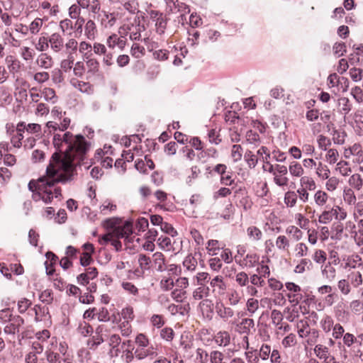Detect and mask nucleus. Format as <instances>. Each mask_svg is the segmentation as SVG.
Returning a JSON list of instances; mask_svg holds the SVG:
<instances>
[{
	"instance_id": "f257e3e1",
	"label": "nucleus",
	"mask_w": 363,
	"mask_h": 363,
	"mask_svg": "<svg viewBox=\"0 0 363 363\" xmlns=\"http://www.w3.org/2000/svg\"><path fill=\"white\" fill-rule=\"evenodd\" d=\"M53 145L58 152H55L47 167L48 181H43L40 191L38 192L39 198L46 203L53 199L52 188L59 183L72 181L77 174V168L85 165L89 169L91 164L85 160L91 143L82 135H74L70 132L63 135L55 134Z\"/></svg>"
},
{
	"instance_id": "f03ea898",
	"label": "nucleus",
	"mask_w": 363,
	"mask_h": 363,
	"mask_svg": "<svg viewBox=\"0 0 363 363\" xmlns=\"http://www.w3.org/2000/svg\"><path fill=\"white\" fill-rule=\"evenodd\" d=\"M111 234L114 235V238L118 239H124L125 242H133L135 238L133 235V224L130 222H125L123 226L116 228Z\"/></svg>"
},
{
	"instance_id": "7ed1b4c3",
	"label": "nucleus",
	"mask_w": 363,
	"mask_h": 363,
	"mask_svg": "<svg viewBox=\"0 0 363 363\" xmlns=\"http://www.w3.org/2000/svg\"><path fill=\"white\" fill-rule=\"evenodd\" d=\"M277 171L274 175V182L280 187L286 186L289 184V178L286 177L288 168L285 165L277 164Z\"/></svg>"
},
{
	"instance_id": "20e7f679",
	"label": "nucleus",
	"mask_w": 363,
	"mask_h": 363,
	"mask_svg": "<svg viewBox=\"0 0 363 363\" xmlns=\"http://www.w3.org/2000/svg\"><path fill=\"white\" fill-rule=\"evenodd\" d=\"M134 354L137 359L143 360L147 357L152 359L157 356L158 353L157 347L150 345V347H136Z\"/></svg>"
},
{
	"instance_id": "39448f33",
	"label": "nucleus",
	"mask_w": 363,
	"mask_h": 363,
	"mask_svg": "<svg viewBox=\"0 0 363 363\" xmlns=\"http://www.w3.org/2000/svg\"><path fill=\"white\" fill-rule=\"evenodd\" d=\"M23 324L24 319L21 316L16 315L4 327V332L8 335H15L19 332L21 327Z\"/></svg>"
},
{
	"instance_id": "423d86ee",
	"label": "nucleus",
	"mask_w": 363,
	"mask_h": 363,
	"mask_svg": "<svg viewBox=\"0 0 363 363\" xmlns=\"http://www.w3.org/2000/svg\"><path fill=\"white\" fill-rule=\"evenodd\" d=\"M217 315L225 322L228 321L235 315V311L230 306H225L223 303H217L216 306Z\"/></svg>"
},
{
	"instance_id": "0eeeda50",
	"label": "nucleus",
	"mask_w": 363,
	"mask_h": 363,
	"mask_svg": "<svg viewBox=\"0 0 363 363\" xmlns=\"http://www.w3.org/2000/svg\"><path fill=\"white\" fill-rule=\"evenodd\" d=\"M48 41L50 42V48L55 52H61L65 47L64 39L58 33H54L49 36Z\"/></svg>"
},
{
	"instance_id": "6e6552de",
	"label": "nucleus",
	"mask_w": 363,
	"mask_h": 363,
	"mask_svg": "<svg viewBox=\"0 0 363 363\" xmlns=\"http://www.w3.org/2000/svg\"><path fill=\"white\" fill-rule=\"evenodd\" d=\"M106 45L110 49H114L117 47L121 50H123L125 47L126 40L123 36L113 34L107 38Z\"/></svg>"
},
{
	"instance_id": "1a4fd4ad",
	"label": "nucleus",
	"mask_w": 363,
	"mask_h": 363,
	"mask_svg": "<svg viewBox=\"0 0 363 363\" xmlns=\"http://www.w3.org/2000/svg\"><path fill=\"white\" fill-rule=\"evenodd\" d=\"M255 321L252 318H245L236 325L237 330L240 334L249 335L252 329L255 328Z\"/></svg>"
},
{
	"instance_id": "9d476101",
	"label": "nucleus",
	"mask_w": 363,
	"mask_h": 363,
	"mask_svg": "<svg viewBox=\"0 0 363 363\" xmlns=\"http://www.w3.org/2000/svg\"><path fill=\"white\" fill-rule=\"evenodd\" d=\"M210 286L213 289L212 291L218 294H223L226 289V284L221 276H216L211 279Z\"/></svg>"
},
{
	"instance_id": "9b49d317",
	"label": "nucleus",
	"mask_w": 363,
	"mask_h": 363,
	"mask_svg": "<svg viewBox=\"0 0 363 363\" xmlns=\"http://www.w3.org/2000/svg\"><path fill=\"white\" fill-rule=\"evenodd\" d=\"M17 125L21 128L24 133L26 132L30 134H35L36 137L40 136L41 134L42 128L41 125L38 123L26 124V122L21 121L19 122Z\"/></svg>"
},
{
	"instance_id": "f8f14e48",
	"label": "nucleus",
	"mask_w": 363,
	"mask_h": 363,
	"mask_svg": "<svg viewBox=\"0 0 363 363\" xmlns=\"http://www.w3.org/2000/svg\"><path fill=\"white\" fill-rule=\"evenodd\" d=\"M314 169H315L316 175L322 180H325L329 178L330 170L328 165L323 164L322 162L316 163Z\"/></svg>"
},
{
	"instance_id": "ddd939ff",
	"label": "nucleus",
	"mask_w": 363,
	"mask_h": 363,
	"mask_svg": "<svg viewBox=\"0 0 363 363\" xmlns=\"http://www.w3.org/2000/svg\"><path fill=\"white\" fill-rule=\"evenodd\" d=\"M99 17L101 18V23L105 28L112 27L116 21L114 13H109L105 11H102Z\"/></svg>"
},
{
	"instance_id": "4468645a",
	"label": "nucleus",
	"mask_w": 363,
	"mask_h": 363,
	"mask_svg": "<svg viewBox=\"0 0 363 363\" xmlns=\"http://www.w3.org/2000/svg\"><path fill=\"white\" fill-rule=\"evenodd\" d=\"M108 242H110L111 245L115 247L116 251L121 250L122 244L120 240L114 238V235L107 233L102 236L100 243L101 245H106Z\"/></svg>"
},
{
	"instance_id": "2eb2a0df",
	"label": "nucleus",
	"mask_w": 363,
	"mask_h": 363,
	"mask_svg": "<svg viewBox=\"0 0 363 363\" xmlns=\"http://www.w3.org/2000/svg\"><path fill=\"white\" fill-rule=\"evenodd\" d=\"M216 343L220 347H226L230 342V335L227 331H219L214 337Z\"/></svg>"
},
{
	"instance_id": "dca6fc26",
	"label": "nucleus",
	"mask_w": 363,
	"mask_h": 363,
	"mask_svg": "<svg viewBox=\"0 0 363 363\" xmlns=\"http://www.w3.org/2000/svg\"><path fill=\"white\" fill-rule=\"evenodd\" d=\"M331 134L334 144L339 145L345 144L347 135L343 129H333Z\"/></svg>"
},
{
	"instance_id": "f3484780",
	"label": "nucleus",
	"mask_w": 363,
	"mask_h": 363,
	"mask_svg": "<svg viewBox=\"0 0 363 363\" xmlns=\"http://www.w3.org/2000/svg\"><path fill=\"white\" fill-rule=\"evenodd\" d=\"M83 60L86 65L89 72L94 74L99 71V62L93 55L86 56V57L83 58Z\"/></svg>"
},
{
	"instance_id": "a211bd4d",
	"label": "nucleus",
	"mask_w": 363,
	"mask_h": 363,
	"mask_svg": "<svg viewBox=\"0 0 363 363\" xmlns=\"http://www.w3.org/2000/svg\"><path fill=\"white\" fill-rule=\"evenodd\" d=\"M259 301L253 297L249 298L245 304V309L249 314V316H253L259 310Z\"/></svg>"
},
{
	"instance_id": "6ab92c4d",
	"label": "nucleus",
	"mask_w": 363,
	"mask_h": 363,
	"mask_svg": "<svg viewBox=\"0 0 363 363\" xmlns=\"http://www.w3.org/2000/svg\"><path fill=\"white\" fill-rule=\"evenodd\" d=\"M24 138V132L18 125H16V134L11 138V143L14 147L20 148L23 146Z\"/></svg>"
},
{
	"instance_id": "aec40b11",
	"label": "nucleus",
	"mask_w": 363,
	"mask_h": 363,
	"mask_svg": "<svg viewBox=\"0 0 363 363\" xmlns=\"http://www.w3.org/2000/svg\"><path fill=\"white\" fill-rule=\"evenodd\" d=\"M348 280L352 286L357 288L363 283L362 274L359 271H353L347 275Z\"/></svg>"
},
{
	"instance_id": "412c9836",
	"label": "nucleus",
	"mask_w": 363,
	"mask_h": 363,
	"mask_svg": "<svg viewBox=\"0 0 363 363\" xmlns=\"http://www.w3.org/2000/svg\"><path fill=\"white\" fill-rule=\"evenodd\" d=\"M210 295V288L207 286H199L193 291V298L196 301L203 300Z\"/></svg>"
},
{
	"instance_id": "4be33fe9",
	"label": "nucleus",
	"mask_w": 363,
	"mask_h": 363,
	"mask_svg": "<svg viewBox=\"0 0 363 363\" xmlns=\"http://www.w3.org/2000/svg\"><path fill=\"white\" fill-rule=\"evenodd\" d=\"M323 277L328 281L332 282L335 279L336 277V269L335 267L330 265L329 262L322 269Z\"/></svg>"
},
{
	"instance_id": "5701e85b",
	"label": "nucleus",
	"mask_w": 363,
	"mask_h": 363,
	"mask_svg": "<svg viewBox=\"0 0 363 363\" xmlns=\"http://www.w3.org/2000/svg\"><path fill=\"white\" fill-rule=\"evenodd\" d=\"M125 342H123L121 345L122 354L121 358L125 363H131L135 357L133 348H125Z\"/></svg>"
},
{
	"instance_id": "b1692460",
	"label": "nucleus",
	"mask_w": 363,
	"mask_h": 363,
	"mask_svg": "<svg viewBox=\"0 0 363 363\" xmlns=\"http://www.w3.org/2000/svg\"><path fill=\"white\" fill-rule=\"evenodd\" d=\"M37 63L42 68L49 69L52 66L53 60L47 53H42L39 55Z\"/></svg>"
},
{
	"instance_id": "393cba45",
	"label": "nucleus",
	"mask_w": 363,
	"mask_h": 363,
	"mask_svg": "<svg viewBox=\"0 0 363 363\" xmlns=\"http://www.w3.org/2000/svg\"><path fill=\"white\" fill-rule=\"evenodd\" d=\"M85 35L89 40H94L97 33L96 26L92 20H89L84 27Z\"/></svg>"
},
{
	"instance_id": "a878e982",
	"label": "nucleus",
	"mask_w": 363,
	"mask_h": 363,
	"mask_svg": "<svg viewBox=\"0 0 363 363\" xmlns=\"http://www.w3.org/2000/svg\"><path fill=\"white\" fill-rule=\"evenodd\" d=\"M352 156L354 157V162L361 164L363 162V148L359 143L352 145Z\"/></svg>"
},
{
	"instance_id": "bb28decb",
	"label": "nucleus",
	"mask_w": 363,
	"mask_h": 363,
	"mask_svg": "<svg viewBox=\"0 0 363 363\" xmlns=\"http://www.w3.org/2000/svg\"><path fill=\"white\" fill-rule=\"evenodd\" d=\"M314 353L320 359H326L330 355L329 348L322 344H318L314 347Z\"/></svg>"
},
{
	"instance_id": "cd10ccee",
	"label": "nucleus",
	"mask_w": 363,
	"mask_h": 363,
	"mask_svg": "<svg viewBox=\"0 0 363 363\" xmlns=\"http://www.w3.org/2000/svg\"><path fill=\"white\" fill-rule=\"evenodd\" d=\"M337 105L340 108V112L343 115H347L352 109V104L348 98L341 97L337 101Z\"/></svg>"
},
{
	"instance_id": "c85d7f7f",
	"label": "nucleus",
	"mask_w": 363,
	"mask_h": 363,
	"mask_svg": "<svg viewBox=\"0 0 363 363\" xmlns=\"http://www.w3.org/2000/svg\"><path fill=\"white\" fill-rule=\"evenodd\" d=\"M297 328L298 334L301 338L307 337L311 333L308 323L306 319H303L298 321L297 323Z\"/></svg>"
},
{
	"instance_id": "c756f323",
	"label": "nucleus",
	"mask_w": 363,
	"mask_h": 363,
	"mask_svg": "<svg viewBox=\"0 0 363 363\" xmlns=\"http://www.w3.org/2000/svg\"><path fill=\"white\" fill-rule=\"evenodd\" d=\"M348 182L350 186L356 189L357 191H359L362 189L363 179L359 174H352L350 177Z\"/></svg>"
},
{
	"instance_id": "7c9ffc66",
	"label": "nucleus",
	"mask_w": 363,
	"mask_h": 363,
	"mask_svg": "<svg viewBox=\"0 0 363 363\" xmlns=\"http://www.w3.org/2000/svg\"><path fill=\"white\" fill-rule=\"evenodd\" d=\"M320 324L322 330L328 333L334 327V320L331 316L326 315L321 319Z\"/></svg>"
},
{
	"instance_id": "2f4dec72",
	"label": "nucleus",
	"mask_w": 363,
	"mask_h": 363,
	"mask_svg": "<svg viewBox=\"0 0 363 363\" xmlns=\"http://www.w3.org/2000/svg\"><path fill=\"white\" fill-rule=\"evenodd\" d=\"M343 200L350 206H354L356 204L357 197L354 191L351 188L345 189L343 191Z\"/></svg>"
},
{
	"instance_id": "473e14b6",
	"label": "nucleus",
	"mask_w": 363,
	"mask_h": 363,
	"mask_svg": "<svg viewBox=\"0 0 363 363\" xmlns=\"http://www.w3.org/2000/svg\"><path fill=\"white\" fill-rule=\"evenodd\" d=\"M340 157V154L338 151L335 148H330L326 150V154L325 155V161L329 164H334L337 162Z\"/></svg>"
},
{
	"instance_id": "72a5a7b5",
	"label": "nucleus",
	"mask_w": 363,
	"mask_h": 363,
	"mask_svg": "<svg viewBox=\"0 0 363 363\" xmlns=\"http://www.w3.org/2000/svg\"><path fill=\"white\" fill-rule=\"evenodd\" d=\"M199 306L203 315L206 314L207 316H209L212 313L213 303L211 300L208 298L203 299Z\"/></svg>"
},
{
	"instance_id": "f704fd0d",
	"label": "nucleus",
	"mask_w": 363,
	"mask_h": 363,
	"mask_svg": "<svg viewBox=\"0 0 363 363\" xmlns=\"http://www.w3.org/2000/svg\"><path fill=\"white\" fill-rule=\"evenodd\" d=\"M289 171L291 175L296 177H300L304 173L302 165L297 162H293L289 164Z\"/></svg>"
},
{
	"instance_id": "c9c22d12",
	"label": "nucleus",
	"mask_w": 363,
	"mask_h": 363,
	"mask_svg": "<svg viewBox=\"0 0 363 363\" xmlns=\"http://www.w3.org/2000/svg\"><path fill=\"white\" fill-rule=\"evenodd\" d=\"M314 201L318 206H323L328 200V195L326 192L318 190L314 194Z\"/></svg>"
},
{
	"instance_id": "e433bc0d",
	"label": "nucleus",
	"mask_w": 363,
	"mask_h": 363,
	"mask_svg": "<svg viewBox=\"0 0 363 363\" xmlns=\"http://www.w3.org/2000/svg\"><path fill=\"white\" fill-rule=\"evenodd\" d=\"M227 298L230 306H235L240 303L242 296L238 291L231 290L228 293Z\"/></svg>"
},
{
	"instance_id": "4c0bfd02",
	"label": "nucleus",
	"mask_w": 363,
	"mask_h": 363,
	"mask_svg": "<svg viewBox=\"0 0 363 363\" xmlns=\"http://www.w3.org/2000/svg\"><path fill=\"white\" fill-rule=\"evenodd\" d=\"M277 247L281 251H289V240L285 235H279L275 242Z\"/></svg>"
},
{
	"instance_id": "58836bf2",
	"label": "nucleus",
	"mask_w": 363,
	"mask_h": 363,
	"mask_svg": "<svg viewBox=\"0 0 363 363\" xmlns=\"http://www.w3.org/2000/svg\"><path fill=\"white\" fill-rule=\"evenodd\" d=\"M337 289L344 296L348 295L352 291L351 284L349 280L345 279H342L338 281Z\"/></svg>"
},
{
	"instance_id": "ea45409f",
	"label": "nucleus",
	"mask_w": 363,
	"mask_h": 363,
	"mask_svg": "<svg viewBox=\"0 0 363 363\" xmlns=\"http://www.w3.org/2000/svg\"><path fill=\"white\" fill-rule=\"evenodd\" d=\"M45 181H48V175L46 173V174L38 179V181L31 180L28 183V189L31 191L32 192L38 191L39 192L40 191V184H43Z\"/></svg>"
},
{
	"instance_id": "a19ab883",
	"label": "nucleus",
	"mask_w": 363,
	"mask_h": 363,
	"mask_svg": "<svg viewBox=\"0 0 363 363\" xmlns=\"http://www.w3.org/2000/svg\"><path fill=\"white\" fill-rule=\"evenodd\" d=\"M235 281L240 287L247 286L249 284V276L245 272H240L235 274Z\"/></svg>"
},
{
	"instance_id": "79ce46f5",
	"label": "nucleus",
	"mask_w": 363,
	"mask_h": 363,
	"mask_svg": "<svg viewBox=\"0 0 363 363\" xmlns=\"http://www.w3.org/2000/svg\"><path fill=\"white\" fill-rule=\"evenodd\" d=\"M249 238L252 241H258L262 237V231L255 226H250L247 230Z\"/></svg>"
},
{
	"instance_id": "37998d69",
	"label": "nucleus",
	"mask_w": 363,
	"mask_h": 363,
	"mask_svg": "<svg viewBox=\"0 0 363 363\" xmlns=\"http://www.w3.org/2000/svg\"><path fill=\"white\" fill-rule=\"evenodd\" d=\"M334 216L333 208L323 211L321 214L318 216V222L322 224L329 223Z\"/></svg>"
},
{
	"instance_id": "c03bdc74",
	"label": "nucleus",
	"mask_w": 363,
	"mask_h": 363,
	"mask_svg": "<svg viewBox=\"0 0 363 363\" xmlns=\"http://www.w3.org/2000/svg\"><path fill=\"white\" fill-rule=\"evenodd\" d=\"M284 203L288 207H294L297 201V194L295 191H288L284 194Z\"/></svg>"
},
{
	"instance_id": "a18cd8bd",
	"label": "nucleus",
	"mask_w": 363,
	"mask_h": 363,
	"mask_svg": "<svg viewBox=\"0 0 363 363\" xmlns=\"http://www.w3.org/2000/svg\"><path fill=\"white\" fill-rule=\"evenodd\" d=\"M42 96L47 101H51L52 104L57 101V97L55 94V91L53 89L50 87H45L42 91Z\"/></svg>"
},
{
	"instance_id": "49530a36",
	"label": "nucleus",
	"mask_w": 363,
	"mask_h": 363,
	"mask_svg": "<svg viewBox=\"0 0 363 363\" xmlns=\"http://www.w3.org/2000/svg\"><path fill=\"white\" fill-rule=\"evenodd\" d=\"M93 46L86 41H82L79 45V52L82 54V57L93 55L91 53Z\"/></svg>"
},
{
	"instance_id": "de8ad7c7",
	"label": "nucleus",
	"mask_w": 363,
	"mask_h": 363,
	"mask_svg": "<svg viewBox=\"0 0 363 363\" xmlns=\"http://www.w3.org/2000/svg\"><path fill=\"white\" fill-rule=\"evenodd\" d=\"M287 234L291 235L294 240L298 242L303 238V232L294 225H290L286 229Z\"/></svg>"
},
{
	"instance_id": "09e8293b",
	"label": "nucleus",
	"mask_w": 363,
	"mask_h": 363,
	"mask_svg": "<svg viewBox=\"0 0 363 363\" xmlns=\"http://www.w3.org/2000/svg\"><path fill=\"white\" fill-rule=\"evenodd\" d=\"M311 265V262L310 259L303 258L299 261V263L296 266L294 272L295 273L302 274L304 272H306V269H308Z\"/></svg>"
},
{
	"instance_id": "8fccbe9b",
	"label": "nucleus",
	"mask_w": 363,
	"mask_h": 363,
	"mask_svg": "<svg viewBox=\"0 0 363 363\" xmlns=\"http://www.w3.org/2000/svg\"><path fill=\"white\" fill-rule=\"evenodd\" d=\"M297 344L296 335L294 333H290L286 336L281 341V345L284 348L294 347Z\"/></svg>"
},
{
	"instance_id": "3c124183",
	"label": "nucleus",
	"mask_w": 363,
	"mask_h": 363,
	"mask_svg": "<svg viewBox=\"0 0 363 363\" xmlns=\"http://www.w3.org/2000/svg\"><path fill=\"white\" fill-rule=\"evenodd\" d=\"M294 252L296 257H303L307 255L308 247L304 242H297L294 246Z\"/></svg>"
},
{
	"instance_id": "603ef678",
	"label": "nucleus",
	"mask_w": 363,
	"mask_h": 363,
	"mask_svg": "<svg viewBox=\"0 0 363 363\" xmlns=\"http://www.w3.org/2000/svg\"><path fill=\"white\" fill-rule=\"evenodd\" d=\"M317 143L318 147L323 151L328 150V147L331 145L330 139L323 135H319L318 136Z\"/></svg>"
},
{
	"instance_id": "864d4df0",
	"label": "nucleus",
	"mask_w": 363,
	"mask_h": 363,
	"mask_svg": "<svg viewBox=\"0 0 363 363\" xmlns=\"http://www.w3.org/2000/svg\"><path fill=\"white\" fill-rule=\"evenodd\" d=\"M145 28L143 26H140L138 24L135 26H133L132 28H130V38L132 40H138L141 37V31L144 30Z\"/></svg>"
},
{
	"instance_id": "5fc2aeb1",
	"label": "nucleus",
	"mask_w": 363,
	"mask_h": 363,
	"mask_svg": "<svg viewBox=\"0 0 363 363\" xmlns=\"http://www.w3.org/2000/svg\"><path fill=\"white\" fill-rule=\"evenodd\" d=\"M39 299L43 303L51 304L53 301V293L50 289H45L40 294Z\"/></svg>"
},
{
	"instance_id": "6e6d98bb",
	"label": "nucleus",
	"mask_w": 363,
	"mask_h": 363,
	"mask_svg": "<svg viewBox=\"0 0 363 363\" xmlns=\"http://www.w3.org/2000/svg\"><path fill=\"white\" fill-rule=\"evenodd\" d=\"M301 184L304 186L303 189L306 190L314 191L316 188V184L313 178L308 177H303L301 179Z\"/></svg>"
},
{
	"instance_id": "4d7b16f0",
	"label": "nucleus",
	"mask_w": 363,
	"mask_h": 363,
	"mask_svg": "<svg viewBox=\"0 0 363 363\" xmlns=\"http://www.w3.org/2000/svg\"><path fill=\"white\" fill-rule=\"evenodd\" d=\"M283 314L282 313L277 309H274L271 312V319L272 323L275 327L279 325L283 321Z\"/></svg>"
},
{
	"instance_id": "13d9d810",
	"label": "nucleus",
	"mask_w": 363,
	"mask_h": 363,
	"mask_svg": "<svg viewBox=\"0 0 363 363\" xmlns=\"http://www.w3.org/2000/svg\"><path fill=\"white\" fill-rule=\"evenodd\" d=\"M250 282L251 283V285L258 287H262L265 285L264 279H263L260 275H258L257 273L253 274L249 277V283Z\"/></svg>"
},
{
	"instance_id": "bf43d9fd",
	"label": "nucleus",
	"mask_w": 363,
	"mask_h": 363,
	"mask_svg": "<svg viewBox=\"0 0 363 363\" xmlns=\"http://www.w3.org/2000/svg\"><path fill=\"white\" fill-rule=\"evenodd\" d=\"M145 50L144 47L140 46L138 43L133 44L132 47H131V50H130V53L134 57L140 58L145 55Z\"/></svg>"
},
{
	"instance_id": "052dcab7",
	"label": "nucleus",
	"mask_w": 363,
	"mask_h": 363,
	"mask_svg": "<svg viewBox=\"0 0 363 363\" xmlns=\"http://www.w3.org/2000/svg\"><path fill=\"white\" fill-rule=\"evenodd\" d=\"M336 164L337 168L339 169L340 173L342 176H347L351 173L352 170L351 168L349 167V164L347 162L341 160L337 162Z\"/></svg>"
},
{
	"instance_id": "680f3d73",
	"label": "nucleus",
	"mask_w": 363,
	"mask_h": 363,
	"mask_svg": "<svg viewBox=\"0 0 363 363\" xmlns=\"http://www.w3.org/2000/svg\"><path fill=\"white\" fill-rule=\"evenodd\" d=\"M43 24V19L36 18L29 26L28 29L32 34L38 33Z\"/></svg>"
},
{
	"instance_id": "e2e57ef3",
	"label": "nucleus",
	"mask_w": 363,
	"mask_h": 363,
	"mask_svg": "<svg viewBox=\"0 0 363 363\" xmlns=\"http://www.w3.org/2000/svg\"><path fill=\"white\" fill-rule=\"evenodd\" d=\"M245 159L250 168H254L258 162V158L252 151H247L245 154Z\"/></svg>"
},
{
	"instance_id": "0e129e2a",
	"label": "nucleus",
	"mask_w": 363,
	"mask_h": 363,
	"mask_svg": "<svg viewBox=\"0 0 363 363\" xmlns=\"http://www.w3.org/2000/svg\"><path fill=\"white\" fill-rule=\"evenodd\" d=\"M119 328L123 336L128 337L132 333V326L129 321L122 320Z\"/></svg>"
},
{
	"instance_id": "69168bd1",
	"label": "nucleus",
	"mask_w": 363,
	"mask_h": 363,
	"mask_svg": "<svg viewBox=\"0 0 363 363\" xmlns=\"http://www.w3.org/2000/svg\"><path fill=\"white\" fill-rule=\"evenodd\" d=\"M49 37L41 36L39 38L38 43L36 44V49L39 51L43 52L47 50L50 46V42L48 41Z\"/></svg>"
},
{
	"instance_id": "338daca9",
	"label": "nucleus",
	"mask_w": 363,
	"mask_h": 363,
	"mask_svg": "<svg viewBox=\"0 0 363 363\" xmlns=\"http://www.w3.org/2000/svg\"><path fill=\"white\" fill-rule=\"evenodd\" d=\"M46 359L49 363H60V355L51 350L45 351Z\"/></svg>"
},
{
	"instance_id": "774afa93",
	"label": "nucleus",
	"mask_w": 363,
	"mask_h": 363,
	"mask_svg": "<svg viewBox=\"0 0 363 363\" xmlns=\"http://www.w3.org/2000/svg\"><path fill=\"white\" fill-rule=\"evenodd\" d=\"M224 354L218 350H213L210 353L211 363H223Z\"/></svg>"
}]
</instances>
